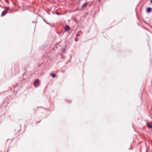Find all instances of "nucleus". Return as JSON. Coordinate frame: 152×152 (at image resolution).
<instances>
[{
  "label": "nucleus",
  "mask_w": 152,
  "mask_h": 152,
  "mask_svg": "<svg viewBox=\"0 0 152 152\" xmlns=\"http://www.w3.org/2000/svg\"><path fill=\"white\" fill-rule=\"evenodd\" d=\"M34 84L36 87H38L39 84V81L37 80H36L34 82Z\"/></svg>",
  "instance_id": "1"
},
{
  "label": "nucleus",
  "mask_w": 152,
  "mask_h": 152,
  "mask_svg": "<svg viewBox=\"0 0 152 152\" xmlns=\"http://www.w3.org/2000/svg\"><path fill=\"white\" fill-rule=\"evenodd\" d=\"M147 126L148 127L150 128H152V122H150V123H149L147 124Z\"/></svg>",
  "instance_id": "2"
},
{
  "label": "nucleus",
  "mask_w": 152,
  "mask_h": 152,
  "mask_svg": "<svg viewBox=\"0 0 152 152\" xmlns=\"http://www.w3.org/2000/svg\"><path fill=\"white\" fill-rule=\"evenodd\" d=\"M7 13V12L5 10L4 11H3L1 14V16H2L5 15Z\"/></svg>",
  "instance_id": "3"
},
{
  "label": "nucleus",
  "mask_w": 152,
  "mask_h": 152,
  "mask_svg": "<svg viewBox=\"0 0 152 152\" xmlns=\"http://www.w3.org/2000/svg\"><path fill=\"white\" fill-rule=\"evenodd\" d=\"M64 29L66 31H67L70 29V27L69 26H66L64 27Z\"/></svg>",
  "instance_id": "4"
},
{
  "label": "nucleus",
  "mask_w": 152,
  "mask_h": 152,
  "mask_svg": "<svg viewBox=\"0 0 152 152\" xmlns=\"http://www.w3.org/2000/svg\"><path fill=\"white\" fill-rule=\"evenodd\" d=\"M151 8L150 7L148 8L147 9V11L148 12H150L151 11Z\"/></svg>",
  "instance_id": "5"
},
{
  "label": "nucleus",
  "mask_w": 152,
  "mask_h": 152,
  "mask_svg": "<svg viewBox=\"0 0 152 152\" xmlns=\"http://www.w3.org/2000/svg\"><path fill=\"white\" fill-rule=\"evenodd\" d=\"M51 75L53 77H56V75L54 73H51Z\"/></svg>",
  "instance_id": "6"
},
{
  "label": "nucleus",
  "mask_w": 152,
  "mask_h": 152,
  "mask_svg": "<svg viewBox=\"0 0 152 152\" xmlns=\"http://www.w3.org/2000/svg\"><path fill=\"white\" fill-rule=\"evenodd\" d=\"M86 5H87L86 3V2L83 4V5L82 6V7H84Z\"/></svg>",
  "instance_id": "7"
},
{
  "label": "nucleus",
  "mask_w": 152,
  "mask_h": 152,
  "mask_svg": "<svg viewBox=\"0 0 152 152\" xmlns=\"http://www.w3.org/2000/svg\"><path fill=\"white\" fill-rule=\"evenodd\" d=\"M9 10V7H7V8H6V9H5V10L7 11L8 12V11Z\"/></svg>",
  "instance_id": "8"
},
{
  "label": "nucleus",
  "mask_w": 152,
  "mask_h": 152,
  "mask_svg": "<svg viewBox=\"0 0 152 152\" xmlns=\"http://www.w3.org/2000/svg\"><path fill=\"white\" fill-rule=\"evenodd\" d=\"M141 152H144L143 151H142ZM145 152H147V150L146 149H145Z\"/></svg>",
  "instance_id": "9"
},
{
  "label": "nucleus",
  "mask_w": 152,
  "mask_h": 152,
  "mask_svg": "<svg viewBox=\"0 0 152 152\" xmlns=\"http://www.w3.org/2000/svg\"><path fill=\"white\" fill-rule=\"evenodd\" d=\"M77 36H80V34H77Z\"/></svg>",
  "instance_id": "10"
},
{
  "label": "nucleus",
  "mask_w": 152,
  "mask_h": 152,
  "mask_svg": "<svg viewBox=\"0 0 152 152\" xmlns=\"http://www.w3.org/2000/svg\"><path fill=\"white\" fill-rule=\"evenodd\" d=\"M151 3H152V0H151Z\"/></svg>",
  "instance_id": "11"
}]
</instances>
